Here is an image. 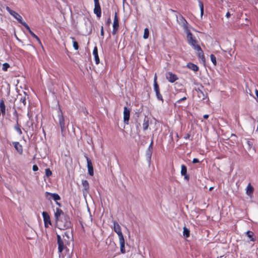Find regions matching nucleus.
Wrapping results in <instances>:
<instances>
[{"instance_id":"obj_1","label":"nucleus","mask_w":258,"mask_h":258,"mask_svg":"<svg viewBox=\"0 0 258 258\" xmlns=\"http://www.w3.org/2000/svg\"><path fill=\"white\" fill-rule=\"evenodd\" d=\"M73 240V237L70 236L69 233L66 232L64 234L61 236L60 235H57V243L58 244V252L59 256L63 255V251L68 250L67 246L70 244V241Z\"/></svg>"},{"instance_id":"obj_2","label":"nucleus","mask_w":258,"mask_h":258,"mask_svg":"<svg viewBox=\"0 0 258 258\" xmlns=\"http://www.w3.org/2000/svg\"><path fill=\"white\" fill-rule=\"evenodd\" d=\"M184 23L183 24V27L186 32L187 40L188 44L192 47L194 50L197 49V47H201L198 44V41L196 37L190 32L187 27V22L185 19H184Z\"/></svg>"},{"instance_id":"obj_3","label":"nucleus","mask_w":258,"mask_h":258,"mask_svg":"<svg viewBox=\"0 0 258 258\" xmlns=\"http://www.w3.org/2000/svg\"><path fill=\"white\" fill-rule=\"evenodd\" d=\"M72 226L70 217L67 215H63L56 220V226L60 230H65Z\"/></svg>"},{"instance_id":"obj_4","label":"nucleus","mask_w":258,"mask_h":258,"mask_svg":"<svg viewBox=\"0 0 258 258\" xmlns=\"http://www.w3.org/2000/svg\"><path fill=\"white\" fill-rule=\"evenodd\" d=\"M6 10L9 13V14L14 17L20 24H21L24 27L26 26L25 24H27L25 21L23 20L22 17L17 12L11 10L10 7L7 6Z\"/></svg>"},{"instance_id":"obj_5","label":"nucleus","mask_w":258,"mask_h":258,"mask_svg":"<svg viewBox=\"0 0 258 258\" xmlns=\"http://www.w3.org/2000/svg\"><path fill=\"white\" fill-rule=\"evenodd\" d=\"M157 77L156 75H155L154 79V90L155 92L156 96L158 100H160L163 102L164 100L162 94L160 92L159 86L157 83Z\"/></svg>"},{"instance_id":"obj_6","label":"nucleus","mask_w":258,"mask_h":258,"mask_svg":"<svg viewBox=\"0 0 258 258\" xmlns=\"http://www.w3.org/2000/svg\"><path fill=\"white\" fill-rule=\"evenodd\" d=\"M119 29V20L117 16V13H115L113 23V30L112 34L113 35L117 34L118 32Z\"/></svg>"},{"instance_id":"obj_7","label":"nucleus","mask_w":258,"mask_h":258,"mask_svg":"<svg viewBox=\"0 0 258 258\" xmlns=\"http://www.w3.org/2000/svg\"><path fill=\"white\" fill-rule=\"evenodd\" d=\"M59 113L58 115V123L60 127L61 132H63L65 130V122L63 116L62 115V111L59 106L58 108Z\"/></svg>"},{"instance_id":"obj_8","label":"nucleus","mask_w":258,"mask_h":258,"mask_svg":"<svg viewBox=\"0 0 258 258\" xmlns=\"http://www.w3.org/2000/svg\"><path fill=\"white\" fill-rule=\"evenodd\" d=\"M94 13L96 15L97 17L100 18L101 15V9L100 5L99 0H94Z\"/></svg>"},{"instance_id":"obj_9","label":"nucleus","mask_w":258,"mask_h":258,"mask_svg":"<svg viewBox=\"0 0 258 258\" xmlns=\"http://www.w3.org/2000/svg\"><path fill=\"white\" fill-rule=\"evenodd\" d=\"M42 215L43 218L44 226L45 227L47 228L49 225H51L50 216L46 212H43Z\"/></svg>"},{"instance_id":"obj_10","label":"nucleus","mask_w":258,"mask_h":258,"mask_svg":"<svg viewBox=\"0 0 258 258\" xmlns=\"http://www.w3.org/2000/svg\"><path fill=\"white\" fill-rule=\"evenodd\" d=\"M166 79L170 83H171L175 82L176 81H177L178 79V77H177V76L176 74H173L171 72H169L166 74Z\"/></svg>"},{"instance_id":"obj_11","label":"nucleus","mask_w":258,"mask_h":258,"mask_svg":"<svg viewBox=\"0 0 258 258\" xmlns=\"http://www.w3.org/2000/svg\"><path fill=\"white\" fill-rule=\"evenodd\" d=\"M114 231L117 233L118 238L123 237V235L121 231V228L119 224L116 221L113 222Z\"/></svg>"},{"instance_id":"obj_12","label":"nucleus","mask_w":258,"mask_h":258,"mask_svg":"<svg viewBox=\"0 0 258 258\" xmlns=\"http://www.w3.org/2000/svg\"><path fill=\"white\" fill-rule=\"evenodd\" d=\"M85 157L86 159L87 162V167H88V173L90 175L93 176L94 170H93V164H92V161L88 158V157L87 155H85Z\"/></svg>"},{"instance_id":"obj_13","label":"nucleus","mask_w":258,"mask_h":258,"mask_svg":"<svg viewBox=\"0 0 258 258\" xmlns=\"http://www.w3.org/2000/svg\"><path fill=\"white\" fill-rule=\"evenodd\" d=\"M130 117V110L127 107L125 106L123 108V121L125 124H128Z\"/></svg>"},{"instance_id":"obj_14","label":"nucleus","mask_w":258,"mask_h":258,"mask_svg":"<svg viewBox=\"0 0 258 258\" xmlns=\"http://www.w3.org/2000/svg\"><path fill=\"white\" fill-rule=\"evenodd\" d=\"M197 51V56L198 58L202 61L203 63H205L206 59L205 57L204 53L201 47H197V49L195 50Z\"/></svg>"},{"instance_id":"obj_15","label":"nucleus","mask_w":258,"mask_h":258,"mask_svg":"<svg viewBox=\"0 0 258 258\" xmlns=\"http://www.w3.org/2000/svg\"><path fill=\"white\" fill-rule=\"evenodd\" d=\"M48 195H49L51 196V197H52L53 198V199L56 201V204L57 205H58L59 206H60V204L57 201H59L60 200V196L57 194H56V193H50V192H45V196H47Z\"/></svg>"},{"instance_id":"obj_16","label":"nucleus","mask_w":258,"mask_h":258,"mask_svg":"<svg viewBox=\"0 0 258 258\" xmlns=\"http://www.w3.org/2000/svg\"><path fill=\"white\" fill-rule=\"evenodd\" d=\"M26 25L25 26V28L28 31V32H29V33L31 34V35L35 39H36V40L37 41V42L39 43V44H40L41 45H42V43L40 41V39H39V38L36 35H35V34H34L33 33V32H32L29 26H28V25L27 24H25Z\"/></svg>"},{"instance_id":"obj_17","label":"nucleus","mask_w":258,"mask_h":258,"mask_svg":"<svg viewBox=\"0 0 258 258\" xmlns=\"http://www.w3.org/2000/svg\"><path fill=\"white\" fill-rule=\"evenodd\" d=\"M119 242L120 244V250L121 253L124 254L126 252L125 249V240L124 237L119 238Z\"/></svg>"},{"instance_id":"obj_18","label":"nucleus","mask_w":258,"mask_h":258,"mask_svg":"<svg viewBox=\"0 0 258 258\" xmlns=\"http://www.w3.org/2000/svg\"><path fill=\"white\" fill-rule=\"evenodd\" d=\"M67 214L63 212V211L59 208H57L55 209V211L54 212V217L55 218V221L59 219V218H61V216L63 215H65Z\"/></svg>"},{"instance_id":"obj_19","label":"nucleus","mask_w":258,"mask_h":258,"mask_svg":"<svg viewBox=\"0 0 258 258\" xmlns=\"http://www.w3.org/2000/svg\"><path fill=\"white\" fill-rule=\"evenodd\" d=\"M93 54L94 55L95 63L96 64H98L100 62V59L98 53V48L97 46H95L93 50Z\"/></svg>"},{"instance_id":"obj_20","label":"nucleus","mask_w":258,"mask_h":258,"mask_svg":"<svg viewBox=\"0 0 258 258\" xmlns=\"http://www.w3.org/2000/svg\"><path fill=\"white\" fill-rule=\"evenodd\" d=\"M15 149L17 151V152L20 154H22L23 153V147L18 142H16L13 143Z\"/></svg>"},{"instance_id":"obj_21","label":"nucleus","mask_w":258,"mask_h":258,"mask_svg":"<svg viewBox=\"0 0 258 258\" xmlns=\"http://www.w3.org/2000/svg\"><path fill=\"white\" fill-rule=\"evenodd\" d=\"M254 191V188L251 185V183H248L246 187V193L249 197H251Z\"/></svg>"},{"instance_id":"obj_22","label":"nucleus","mask_w":258,"mask_h":258,"mask_svg":"<svg viewBox=\"0 0 258 258\" xmlns=\"http://www.w3.org/2000/svg\"><path fill=\"white\" fill-rule=\"evenodd\" d=\"M187 67L191 70L196 72L199 71V67L197 65L192 63L189 62L186 65Z\"/></svg>"},{"instance_id":"obj_23","label":"nucleus","mask_w":258,"mask_h":258,"mask_svg":"<svg viewBox=\"0 0 258 258\" xmlns=\"http://www.w3.org/2000/svg\"><path fill=\"white\" fill-rule=\"evenodd\" d=\"M82 184L83 186V192H88L89 189V184L87 180H83Z\"/></svg>"},{"instance_id":"obj_24","label":"nucleus","mask_w":258,"mask_h":258,"mask_svg":"<svg viewBox=\"0 0 258 258\" xmlns=\"http://www.w3.org/2000/svg\"><path fill=\"white\" fill-rule=\"evenodd\" d=\"M0 108L2 114L5 115L6 114V106L3 100L0 101Z\"/></svg>"},{"instance_id":"obj_25","label":"nucleus","mask_w":258,"mask_h":258,"mask_svg":"<svg viewBox=\"0 0 258 258\" xmlns=\"http://www.w3.org/2000/svg\"><path fill=\"white\" fill-rule=\"evenodd\" d=\"M70 38L73 40V47L76 50H78L79 48L78 42L76 41L75 38L74 37H71Z\"/></svg>"},{"instance_id":"obj_26","label":"nucleus","mask_w":258,"mask_h":258,"mask_svg":"<svg viewBox=\"0 0 258 258\" xmlns=\"http://www.w3.org/2000/svg\"><path fill=\"white\" fill-rule=\"evenodd\" d=\"M15 128V130L17 132V133L20 135H22V130L20 128V124L18 123V118H17V124L14 127Z\"/></svg>"},{"instance_id":"obj_27","label":"nucleus","mask_w":258,"mask_h":258,"mask_svg":"<svg viewBox=\"0 0 258 258\" xmlns=\"http://www.w3.org/2000/svg\"><path fill=\"white\" fill-rule=\"evenodd\" d=\"M199 6L200 9V12H201V17L202 18L203 15H204V4L202 3V1H199Z\"/></svg>"},{"instance_id":"obj_28","label":"nucleus","mask_w":258,"mask_h":258,"mask_svg":"<svg viewBox=\"0 0 258 258\" xmlns=\"http://www.w3.org/2000/svg\"><path fill=\"white\" fill-rule=\"evenodd\" d=\"M183 235L186 237L187 238L190 235V231L188 229H187L186 227H184L183 228Z\"/></svg>"},{"instance_id":"obj_29","label":"nucleus","mask_w":258,"mask_h":258,"mask_svg":"<svg viewBox=\"0 0 258 258\" xmlns=\"http://www.w3.org/2000/svg\"><path fill=\"white\" fill-rule=\"evenodd\" d=\"M187 173V168L186 166L182 164L181 165V175H185Z\"/></svg>"},{"instance_id":"obj_30","label":"nucleus","mask_w":258,"mask_h":258,"mask_svg":"<svg viewBox=\"0 0 258 258\" xmlns=\"http://www.w3.org/2000/svg\"><path fill=\"white\" fill-rule=\"evenodd\" d=\"M149 36V29H148V28H146L144 29L143 38L144 39H146L148 38Z\"/></svg>"},{"instance_id":"obj_31","label":"nucleus","mask_w":258,"mask_h":258,"mask_svg":"<svg viewBox=\"0 0 258 258\" xmlns=\"http://www.w3.org/2000/svg\"><path fill=\"white\" fill-rule=\"evenodd\" d=\"M210 58H211V60L212 63H213V64L215 66H216L217 65V61H216V56L214 54H211L210 55Z\"/></svg>"},{"instance_id":"obj_32","label":"nucleus","mask_w":258,"mask_h":258,"mask_svg":"<svg viewBox=\"0 0 258 258\" xmlns=\"http://www.w3.org/2000/svg\"><path fill=\"white\" fill-rule=\"evenodd\" d=\"M10 67V64L7 63V62H5L3 64V67H2V70L5 71V72H6L8 71V69Z\"/></svg>"},{"instance_id":"obj_33","label":"nucleus","mask_w":258,"mask_h":258,"mask_svg":"<svg viewBox=\"0 0 258 258\" xmlns=\"http://www.w3.org/2000/svg\"><path fill=\"white\" fill-rule=\"evenodd\" d=\"M153 141L152 140L151 141L150 144L149 145V146L148 147V150L150 152L149 154L150 157L151 156V154H152V148H153Z\"/></svg>"},{"instance_id":"obj_34","label":"nucleus","mask_w":258,"mask_h":258,"mask_svg":"<svg viewBox=\"0 0 258 258\" xmlns=\"http://www.w3.org/2000/svg\"><path fill=\"white\" fill-rule=\"evenodd\" d=\"M253 235L254 234L252 231H248L247 232V235L248 237L251 238V241L254 240V238H253Z\"/></svg>"},{"instance_id":"obj_35","label":"nucleus","mask_w":258,"mask_h":258,"mask_svg":"<svg viewBox=\"0 0 258 258\" xmlns=\"http://www.w3.org/2000/svg\"><path fill=\"white\" fill-rule=\"evenodd\" d=\"M52 172L49 168L45 169V175L47 177H49L51 175Z\"/></svg>"},{"instance_id":"obj_36","label":"nucleus","mask_w":258,"mask_h":258,"mask_svg":"<svg viewBox=\"0 0 258 258\" xmlns=\"http://www.w3.org/2000/svg\"><path fill=\"white\" fill-rule=\"evenodd\" d=\"M20 101L23 103L24 106L26 105V97L25 96L21 97V98L20 99Z\"/></svg>"},{"instance_id":"obj_37","label":"nucleus","mask_w":258,"mask_h":258,"mask_svg":"<svg viewBox=\"0 0 258 258\" xmlns=\"http://www.w3.org/2000/svg\"><path fill=\"white\" fill-rule=\"evenodd\" d=\"M148 126H149V123H148V121H147L146 122H144L143 123V127L144 130H147Z\"/></svg>"},{"instance_id":"obj_38","label":"nucleus","mask_w":258,"mask_h":258,"mask_svg":"<svg viewBox=\"0 0 258 258\" xmlns=\"http://www.w3.org/2000/svg\"><path fill=\"white\" fill-rule=\"evenodd\" d=\"M100 35L102 37V38H103L104 35V32L103 26H102L101 28Z\"/></svg>"},{"instance_id":"obj_39","label":"nucleus","mask_w":258,"mask_h":258,"mask_svg":"<svg viewBox=\"0 0 258 258\" xmlns=\"http://www.w3.org/2000/svg\"><path fill=\"white\" fill-rule=\"evenodd\" d=\"M186 99H187V97L186 96H184V97L179 99V100H178L176 102L180 103L182 101L185 100H186Z\"/></svg>"},{"instance_id":"obj_40","label":"nucleus","mask_w":258,"mask_h":258,"mask_svg":"<svg viewBox=\"0 0 258 258\" xmlns=\"http://www.w3.org/2000/svg\"><path fill=\"white\" fill-rule=\"evenodd\" d=\"M32 169L34 171L38 170V167L36 165H34L32 167Z\"/></svg>"},{"instance_id":"obj_41","label":"nucleus","mask_w":258,"mask_h":258,"mask_svg":"<svg viewBox=\"0 0 258 258\" xmlns=\"http://www.w3.org/2000/svg\"><path fill=\"white\" fill-rule=\"evenodd\" d=\"M190 135H189L188 133L184 135V139H186V140H187V139H189V138H190Z\"/></svg>"},{"instance_id":"obj_42","label":"nucleus","mask_w":258,"mask_h":258,"mask_svg":"<svg viewBox=\"0 0 258 258\" xmlns=\"http://www.w3.org/2000/svg\"><path fill=\"white\" fill-rule=\"evenodd\" d=\"M199 162H200V161L198 158H194L193 159V160H192L193 163H199Z\"/></svg>"},{"instance_id":"obj_43","label":"nucleus","mask_w":258,"mask_h":258,"mask_svg":"<svg viewBox=\"0 0 258 258\" xmlns=\"http://www.w3.org/2000/svg\"><path fill=\"white\" fill-rule=\"evenodd\" d=\"M182 176H184V179H185V180H187V181L189 180V176L187 174V173H186V174H185V175H183Z\"/></svg>"},{"instance_id":"obj_44","label":"nucleus","mask_w":258,"mask_h":258,"mask_svg":"<svg viewBox=\"0 0 258 258\" xmlns=\"http://www.w3.org/2000/svg\"><path fill=\"white\" fill-rule=\"evenodd\" d=\"M111 23V20L110 18H109L107 19V21H106V24H107V25H109Z\"/></svg>"},{"instance_id":"obj_45","label":"nucleus","mask_w":258,"mask_h":258,"mask_svg":"<svg viewBox=\"0 0 258 258\" xmlns=\"http://www.w3.org/2000/svg\"><path fill=\"white\" fill-rule=\"evenodd\" d=\"M203 117H204V118H205V119H207V118H208V117H209V115H208V114H205V115L203 116Z\"/></svg>"},{"instance_id":"obj_46","label":"nucleus","mask_w":258,"mask_h":258,"mask_svg":"<svg viewBox=\"0 0 258 258\" xmlns=\"http://www.w3.org/2000/svg\"><path fill=\"white\" fill-rule=\"evenodd\" d=\"M230 16V14L229 12H228L226 14V16L227 17V18H229Z\"/></svg>"},{"instance_id":"obj_47","label":"nucleus","mask_w":258,"mask_h":258,"mask_svg":"<svg viewBox=\"0 0 258 258\" xmlns=\"http://www.w3.org/2000/svg\"><path fill=\"white\" fill-rule=\"evenodd\" d=\"M255 92H256V95L257 97L258 98V91L257 90H256Z\"/></svg>"},{"instance_id":"obj_48","label":"nucleus","mask_w":258,"mask_h":258,"mask_svg":"<svg viewBox=\"0 0 258 258\" xmlns=\"http://www.w3.org/2000/svg\"><path fill=\"white\" fill-rule=\"evenodd\" d=\"M213 188H214V187H210V188H209V190H210V191H211V190H212L213 189Z\"/></svg>"},{"instance_id":"obj_49","label":"nucleus","mask_w":258,"mask_h":258,"mask_svg":"<svg viewBox=\"0 0 258 258\" xmlns=\"http://www.w3.org/2000/svg\"><path fill=\"white\" fill-rule=\"evenodd\" d=\"M221 1H222L223 0H221Z\"/></svg>"}]
</instances>
